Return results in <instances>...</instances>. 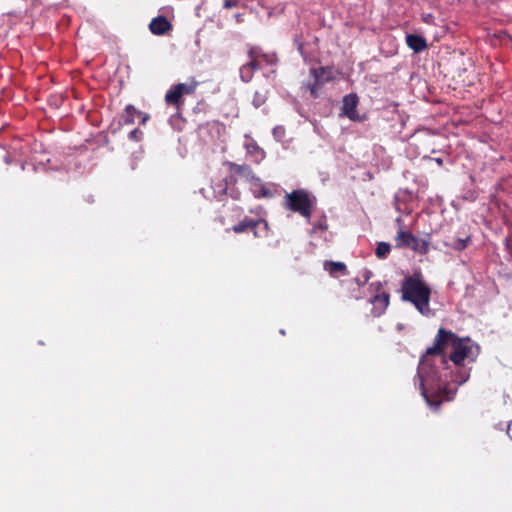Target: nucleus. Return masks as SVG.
<instances>
[{"instance_id": "obj_21", "label": "nucleus", "mask_w": 512, "mask_h": 512, "mask_svg": "<svg viewBox=\"0 0 512 512\" xmlns=\"http://www.w3.org/2000/svg\"><path fill=\"white\" fill-rule=\"evenodd\" d=\"M245 148L249 154L257 153L260 154L261 157H264V151L258 146V144L251 140L250 142L245 144Z\"/></svg>"}, {"instance_id": "obj_22", "label": "nucleus", "mask_w": 512, "mask_h": 512, "mask_svg": "<svg viewBox=\"0 0 512 512\" xmlns=\"http://www.w3.org/2000/svg\"><path fill=\"white\" fill-rule=\"evenodd\" d=\"M266 100V93L256 91L253 96L252 104L254 105V107L259 108L266 102Z\"/></svg>"}, {"instance_id": "obj_8", "label": "nucleus", "mask_w": 512, "mask_h": 512, "mask_svg": "<svg viewBox=\"0 0 512 512\" xmlns=\"http://www.w3.org/2000/svg\"><path fill=\"white\" fill-rule=\"evenodd\" d=\"M358 97L356 94H348L343 98L341 115L348 117L351 121H362V117L357 112Z\"/></svg>"}, {"instance_id": "obj_30", "label": "nucleus", "mask_w": 512, "mask_h": 512, "mask_svg": "<svg viewBox=\"0 0 512 512\" xmlns=\"http://www.w3.org/2000/svg\"><path fill=\"white\" fill-rule=\"evenodd\" d=\"M432 160L435 161L438 166H442L443 165V159L442 158H433Z\"/></svg>"}, {"instance_id": "obj_26", "label": "nucleus", "mask_w": 512, "mask_h": 512, "mask_svg": "<svg viewBox=\"0 0 512 512\" xmlns=\"http://www.w3.org/2000/svg\"><path fill=\"white\" fill-rule=\"evenodd\" d=\"M240 0H224L223 1V8L225 9H232L239 5Z\"/></svg>"}, {"instance_id": "obj_7", "label": "nucleus", "mask_w": 512, "mask_h": 512, "mask_svg": "<svg viewBox=\"0 0 512 512\" xmlns=\"http://www.w3.org/2000/svg\"><path fill=\"white\" fill-rule=\"evenodd\" d=\"M262 227L265 233H267L268 230V224L263 219H251L248 217H245L242 221H240L238 224L234 225L231 230L234 231L237 234L244 233L247 231H252L255 237L261 236L259 233V228Z\"/></svg>"}, {"instance_id": "obj_31", "label": "nucleus", "mask_w": 512, "mask_h": 512, "mask_svg": "<svg viewBox=\"0 0 512 512\" xmlns=\"http://www.w3.org/2000/svg\"><path fill=\"white\" fill-rule=\"evenodd\" d=\"M511 431H512V428H511V426L509 425V426H508V429H507V434L512 438V433H511Z\"/></svg>"}, {"instance_id": "obj_10", "label": "nucleus", "mask_w": 512, "mask_h": 512, "mask_svg": "<svg viewBox=\"0 0 512 512\" xmlns=\"http://www.w3.org/2000/svg\"><path fill=\"white\" fill-rule=\"evenodd\" d=\"M149 29L152 34L161 36L172 30V24L165 16L160 15L151 20Z\"/></svg>"}, {"instance_id": "obj_20", "label": "nucleus", "mask_w": 512, "mask_h": 512, "mask_svg": "<svg viewBox=\"0 0 512 512\" xmlns=\"http://www.w3.org/2000/svg\"><path fill=\"white\" fill-rule=\"evenodd\" d=\"M247 55L249 59H260L261 56H264V53L258 46L247 45Z\"/></svg>"}, {"instance_id": "obj_27", "label": "nucleus", "mask_w": 512, "mask_h": 512, "mask_svg": "<svg viewBox=\"0 0 512 512\" xmlns=\"http://www.w3.org/2000/svg\"><path fill=\"white\" fill-rule=\"evenodd\" d=\"M313 227L317 230H321V231H325L328 229V224L326 222V219L325 217H323V219L321 221H319L318 223H314L313 224Z\"/></svg>"}, {"instance_id": "obj_17", "label": "nucleus", "mask_w": 512, "mask_h": 512, "mask_svg": "<svg viewBox=\"0 0 512 512\" xmlns=\"http://www.w3.org/2000/svg\"><path fill=\"white\" fill-rule=\"evenodd\" d=\"M253 183L256 185V187H258V189L254 191L256 197L270 198L274 195L273 190L265 184L260 183V181Z\"/></svg>"}, {"instance_id": "obj_32", "label": "nucleus", "mask_w": 512, "mask_h": 512, "mask_svg": "<svg viewBox=\"0 0 512 512\" xmlns=\"http://www.w3.org/2000/svg\"><path fill=\"white\" fill-rule=\"evenodd\" d=\"M5 163L6 164H10L11 163V160L8 156L5 157Z\"/></svg>"}, {"instance_id": "obj_24", "label": "nucleus", "mask_w": 512, "mask_h": 512, "mask_svg": "<svg viewBox=\"0 0 512 512\" xmlns=\"http://www.w3.org/2000/svg\"><path fill=\"white\" fill-rule=\"evenodd\" d=\"M294 44L296 45L297 47V50L298 52L301 54V55H304V42L302 40V37L300 35H295L294 36Z\"/></svg>"}, {"instance_id": "obj_6", "label": "nucleus", "mask_w": 512, "mask_h": 512, "mask_svg": "<svg viewBox=\"0 0 512 512\" xmlns=\"http://www.w3.org/2000/svg\"><path fill=\"white\" fill-rule=\"evenodd\" d=\"M394 240L397 248H410L420 255L429 252V241L418 238L409 231L399 230Z\"/></svg>"}, {"instance_id": "obj_9", "label": "nucleus", "mask_w": 512, "mask_h": 512, "mask_svg": "<svg viewBox=\"0 0 512 512\" xmlns=\"http://www.w3.org/2000/svg\"><path fill=\"white\" fill-rule=\"evenodd\" d=\"M138 117L141 119L140 124L145 125L146 122L149 120L150 116L146 113H143L139 110H137L132 104H128L124 112L121 116L123 123L125 125H131L134 124L135 118Z\"/></svg>"}, {"instance_id": "obj_25", "label": "nucleus", "mask_w": 512, "mask_h": 512, "mask_svg": "<svg viewBox=\"0 0 512 512\" xmlns=\"http://www.w3.org/2000/svg\"><path fill=\"white\" fill-rule=\"evenodd\" d=\"M469 242H470V237H466L465 239H458L456 241V244L454 245V248L457 250H463L467 247Z\"/></svg>"}, {"instance_id": "obj_15", "label": "nucleus", "mask_w": 512, "mask_h": 512, "mask_svg": "<svg viewBox=\"0 0 512 512\" xmlns=\"http://www.w3.org/2000/svg\"><path fill=\"white\" fill-rule=\"evenodd\" d=\"M389 299L390 296L386 292L376 294L372 299V303L374 305L373 312L376 315H381L388 307Z\"/></svg>"}, {"instance_id": "obj_3", "label": "nucleus", "mask_w": 512, "mask_h": 512, "mask_svg": "<svg viewBox=\"0 0 512 512\" xmlns=\"http://www.w3.org/2000/svg\"><path fill=\"white\" fill-rule=\"evenodd\" d=\"M451 348V352H473L479 350V346L470 337H459L451 330L439 328L432 347H428L425 352H445Z\"/></svg>"}, {"instance_id": "obj_5", "label": "nucleus", "mask_w": 512, "mask_h": 512, "mask_svg": "<svg viewBox=\"0 0 512 512\" xmlns=\"http://www.w3.org/2000/svg\"><path fill=\"white\" fill-rule=\"evenodd\" d=\"M199 83L195 79H191L186 83H178L172 85L165 94V103L173 106L176 110H181L184 106V95H192L195 93Z\"/></svg>"}, {"instance_id": "obj_18", "label": "nucleus", "mask_w": 512, "mask_h": 512, "mask_svg": "<svg viewBox=\"0 0 512 512\" xmlns=\"http://www.w3.org/2000/svg\"><path fill=\"white\" fill-rule=\"evenodd\" d=\"M391 251V246L387 242H379L375 254L379 259H385Z\"/></svg>"}, {"instance_id": "obj_34", "label": "nucleus", "mask_w": 512, "mask_h": 512, "mask_svg": "<svg viewBox=\"0 0 512 512\" xmlns=\"http://www.w3.org/2000/svg\"><path fill=\"white\" fill-rule=\"evenodd\" d=\"M24 168H25V166H24V164L22 163V164H21V169H22V170H24Z\"/></svg>"}, {"instance_id": "obj_4", "label": "nucleus", "mask_w": 512, "mask_h": 512, "mask_svg": "<svg viewBox=\"0 0 512 512\" xmlns=\"http://www.w3.org/2000/svg\"><path fill=\"white\" fill-rule=\"evenodd\" d=\"M283 205L309 222L316 205V198L305 189H295L285 195Z\"/></svg>"}, {"instance_id": "obj_12", "label": "nucleus", "mask_w": 512, "mask_h": 512, "mask_svg": "<svg viewBox=\"0 0 512 512\" xmlns=\"http://www.w3.org/2000/svg\"><path fill=\"white\" fill-rule=\"evenodd\" d=\"M324 270L332 277H339L348 274V269L345 263L332 260H326L323 264Z\"/></svg>"}, {"instance_id": "obj_19", "label": "nucleus", "mask_w": 512, "mask_h": 512, "mask_svg": "<svg viewBox=\"0 0 512 512\" xmlns=\"http://www.w3.org/2000/svg\"><path fill=\"white\" fill-rule=\"evenodd\" d=\"M253 68L250 65L243 64L240 68V78L243 82H249L253 78L254 72Z\"/></svg>"}, {"instance_id": "obj_29", "label": "nucleus", "mask_w": 512, "mask_h": 512, "mask_svg": "<svg viewBox=\"0 0 512 512\" xmlns=\"http://www.w3.org/2000/svg\"><path fill=\"white\" fill-rule=\"evenodd\" d=\"M260 61H265L266 63H272V59L269 55L264 53V56L260 57Z\"/></svg>"}, {"instance_id": "obj_33", "label": "nucleus", "mask_w": 512, "mask_h": 512, "mask_svg": "<svg viewBox=\"0 0 512 512\" xmlns=\"http://www.w3.org/2000/svg\"><path fill=\"white\" fill-rule=\"evenodd\" d=\"M437 151H438V150H437L436 148H432V149L430 150V152H431V153H436Z\"/></svg>"}, {"instance_id": "obj_1", "label": "nucleus", "mask_w": 512, "mask_h": 512, "mask_svg": "<svg viewBox=\"0 0 512 512\" xmlns=\"http://www.w3.org/2000/svg\"><path fill=\"white\" fill-rule=\"evenodd\" d=\"M470 354H423L418 366L422 395L427 398L428 391L442 396L448 383V372L463 368Z\"/></svg>"}, {"instance_id": "obj_16", "label": "nucleus", "mask_w": 512, "mask_h": 512, "mask_svg": "<svg viewBox=\"0 0 512 512\" xmlns=\"http://www.w3.org/2000/svg\"><path fill=\"white\" fill-rule=\"evenodd\" d=\"M469 378V372L463 368L451 370L448 372V381L456 382L457 384L461 385L465 383Z\"/></svg>"}, {"instance_id": "obj_28", "label": "nucleus", "mask_w": 512, "mask_h": 512, "mask_svg": "<svg viewBox=\"0 0 512 512\" xmlns=\"http://www.w3.org/2000/svg\"><path fill=\"white\" fill-rule=\"evenodd\" d=\"M246 64L250 65L254 70H259L261 68L260 59H249Z\"/></svg>"}, {"instance_id": "obj_14", "label": "nucleus", "mask_w": 512, "mask_h": 512, "mask_svg": "<svg viewBox=\"0 0 512 512\" xmlns=\"http://www.w3.org/2000/svg\"><path fill=\"white\" fill-rule=\"evenodd\" d=\"M326 69L324 67L311 69V74L314 77V82L309 85L311 95L316 98L318 95V89L323 85L322 77L325 74Z\"/></svg>"}, {"instance_id": "obj_11", "label": "nucleus", "mask_w": 512, "mask_h": 512, "mask_svg": "<svg viewBox=\"0 0 512 512\" xmlns=\"http://www.w3.org/2000/svg\"><path fill=\"white\" fill-rule=\"evenodd\" d=\"M227 165L233 174L243 177L249 182H259V178L255 176L252 168L249 165H239L233 162H228Z\"/></svg>"}, {"instance_id": "obj_13", "label": "nucleus", "mask_w": 512, "mask_h": 512, "mask_svg": "<svg viewBox=\"0 0 512 512\" xmlns=\"http://www.w3.org/2000/svg\"><path fill=\"white\" fill-rule=\"evenodd\" d=\"M406 44L416 53H419L427 48L426 39L417 34H408L406 36Z\"/></svg>"}, {"instance_id": "obj_2", "label": "nucleus", "mask_w": 512, "mask_h": 512, "mask_svg": "<svg viewBox=\"0 0 512 512\" xmlns=\"http://www.w3.org/2000/svg\"><path fill=\"white\" fill-rule=\"evenodd\" d=\"M401 298L413 304L420 314L431 315V288L423 280L421 273H414L404 278L401 284Z\"/></svg>"}, {"instance_id": "obj_23", "label": "nucleus", "mask_w": 512, "mask_h": 512, "mask_svg": "<svg viewBox=\"0 0 512 512\" xmlns=\"http://www.w3.org/2000/svg\"><path fill=\"white\" fill-rule=\"evenodd\" d=\"M128 138L131 140V141H134V142H139L142 140L143 138V132L138 129V128H135L134 130H132L129 135H128Z\"/></svg>"}]
</instances>
